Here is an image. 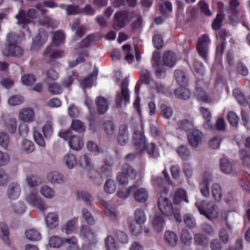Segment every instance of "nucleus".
I'll use <instances>...</instances> for the list:
<instances>
[{"mask_svg":"<svg viewBox=\"0 0 250 250\" xmlns=\"http://www.w3.org/2000/svg\"><path fill=\"white\" fill-rule=\"evenodd\" d=\"M116 189V187L114 181L111 179H108L104 186L105 191L107 193L111 194L115 191Z\"/></svg>","mask_w":250,"mask_h":250,"instance_id":"nucleus-49","label":"nucleus"},{"mask_svg":"<svg viewBox=\"0 0 250 250\" xmlns=\"http://www.w3.org/2000/svg\"><path fill=\"white\" fill-rule=\"evenodd\" d=\"M47 179L53 184H62L64 182L63 176L57 171L49 172L47 175Z\"/></svg>","mask_w":250,"mask_h":250,"instance_id":"nucleus-20","label":"nucleus"},{"mask_svg":"<svg viewBox=\"0 0 250 250\" xmlns=\"http://www.w3.org/2000/svg\"><path fill=\"white\" fill-rule=\"evenodd\" d=\"M71 29L75 31V35L79 37L83 36L85 33V27L81 25L79 20H76L71 25Z\"/></svg>","mask_w":250,"mask_h":250,"instance_id":"nucleus-31","label":"nucleus"},{"mask_svg":"<svg viewBox=\"0 0 250 250\" xmlns=\"http://www.w3.org/2000/svg\"><path fill=\"white\" fill-rule=\"evenodd\" d=\"M114 18V28L118 30L123 28L129 22V13L126 11L116 13Z\"/></svg>","mask_w":250,"mask_h":250,"instance_id":"nucleus-11","label":"nucleus"},{"mask_svg":"<svg viewBox=\"0 0 250 250\" xmlns=\"http://www.w3.org/2000/svg\"><path fill=\"white\" fill-rule=\"evenodd\" d=\"M0 228L2 234V239L5 242V243L9 245L10 244V241L9 240V232L8 230V228L7 226H6L3 223L0 224Z\"/></svg>","mask_w":250,"mask_h":250,"instance_id":"nucleus-59","label":"nucleus"},{"mask_svg":"<svg viewBox=\"0 0 250 250\" xmlns=\"http://www.w3.org/2000/svg\"><path fill=\"white\" fill-rule=\"evenodd\" d=\"M212 195L216 201H220L222 198V189L220 185L214 184L211 187Z\"/></svg>","mask_w":250,"mask_h":250,"instance_id":"nucleus-40","label":"nucleus"},{"mask_svg":"<svg viewBox=\"0 0 250 250\" xmlns=\"http://www.w3.org/2000/svg\"><path fill=\"white\" fill-rule=\"evenodd\" d=\"M202 137L203 134L201 131L198 129H194L191 132L190 136L188 135V143L192 146L196 147L201 142Z\"/></svg>","mask_w":250,"mask_h":250,"instance_id":"nucleus-19","label":"nucleus"},{"mask_svg":"<svg viewBox=\"0 0 250 250\" xmlns=\"http://www.w3.org/2000/svg\"><path fill=\"white\" fill-rule=\"evenodd\" d=\"M200 213L208 219H214L218 217L217 206L213 202H201L197 206Z\"/></svg>","mask_w":250,"mask_h":250,"instance_id":"nucleus-2","label":"nucleus"},{"mask_svg":"<svg viewBox=\"0 0 250 250\" xmlns=\"http://www.w3.org/2000/svg\"><path fill=\"white\" fill-rule=\"evenodd\" d=\"M100 125L106 137L111 138L114 136L116 126L112 120L104 119L101 122Z\"/></svg>","mask_w":250,"mask_h":250,"instance_id":"nucleus-10","label":"nucleus"},{"mask_svg":"<svg viewBox=\"0 0 250 250\" xmlns=\"http://www.w3.org/2000/svg\"><path fill=\"white\" fill-rule=\"evenodd\" d=\"M135 222L140 224H144L146 221V216L144 211L140 208L137 209L134 213Z\"/></svg>","mask_w":250,"mask_h":250,"instance_id":"nucleus-51","label":"nucleus"},{"mask_svg":"<svg viewBox=\"0 0 250 250\" xmlns=\"http://www.w3.org/2000/svg\"><path fill=\"white\" fill-rule=\"evenodd\" d=\"M70 127L79 133H82L85 130L83 123L79 120L73 119Z\"/></svg>","mask_w":250,"mask_h":250,"instance_id":"nucleus-34","label":"nucleus"},{"mask_svg":"<svg viewBox=\"0 0 250 250\" xmlns=\"http://www.w3.org/2000/svg\"><path fill=\"white\" fill-rule=\"evenodd\" d=\"M128 80L125 78L121 84V91L116 96L117 106L122 107L123 104L125 105L129 102L130 95L128 89Z\"/></svg>","mask_w":250,"mask_h":250,"instance_id":"nucleus-4","label":"nucleus"},{"mask_svg":"<svg viewBox=\"0 0 250 250\" xmlns=\"http://www.w3.org/2000/svg\"><path fill=\"white\" fill-rule=\"evenodd\" d=\"M96 104L98 111L101 114L106 112L108 108V104L106 99L102 96L97 97Z\"/></svg>","mask_w":250,"mask_h":250,"instance_id":"nucleus-24","label":"nucleus"},{"mask_svg":"<svg viewBox=\"0 0 250 250\" xmlns=\"http://www.w3.org/2000/svg\"><path fill=\"white\" fill-rule=\"evenodd\" d=\"M63 245V239L58 236H53L49 239V245L53 248H59Z\"/></svg>","mask_w":250,"mask_h":250,"instance_id":"nucleus-43","label":"nucleus"},{"mask_svg":"<svg viewBox=\"0 0 250 250\" xmlns=\"http://www.w3.org/2000/svg\"><path fill=\"white\" fill-rule=\"evenodd\" d=\"M63 162L66 166L69 169L73 168L77 163L76 157L71 154L65 155L63 158Z\"/></svg>","mask_w":250,"mask_h":250,"instance_id":"nucleus-36","label":"nucleus"},{"mask_svg":"<svg viewBox=\"0 0 250 250\" xmlns=\"http://www.w3.org/2000/svg\"><path fill=\"white\" fill-rule=\"evenodd\" d=\"M66 11L68 15H75L81 13V8L76 5H67Z\"/></svg>","mask_w":250,"mask_h":250,"instance_id":"nucleus-62","label":"nucleus"},{"mask_svg":"<svg viewBox=\"0 0 250 250\" xmlns=\"http://www.w3.org/2000/svg\"><path fill=\"white\" fill-rule=\"evenodd\" d=\"M23 97L19 95H16L11 96L8 99L9 104L12 106H16L21 104L23 102Z\"/></svg>","mask_w":250,"mask_h":250,"instance_id":"nucleus-57","label":"nucleus"},{"mask_svg":"<svg viewBox=\"0 0 250 250\" xmlns=\"http://www.w3.org/2000/svg\"><path fill=\"white\" fill-rule=\"evenodd\" d=\"M26 182L30 187H36L42 183L41 178L36 175H31L27 177Z\"/></svg>","mask_w":250,"mask_h":250,"instance_id":"nucleus-50","label":"nucleus"},{"mask_svg":"<svg viewBox=\"0 0 250 250\" xmlns=\"http://www.w3.org/2000/svg\"><path fill=\"white\" fill-rule=\"evenodd\" d=\"M198 6L201 11L206 16L209 17L212 13L209 10L208 5L205 1L201 0L198 2Z\"/></svg>","mask_w":250,"mask_h":250,"instance_id":"nucleus-55","label":"nucleus"},{"mask_svg":"<svg viewBox=\"0 0 250 250\" xmlns=\"http://www.w3.org/2000/svg\"><path fill=\"white\" fill-rule=\"evenodd\" d=\"M77 194L79 200L83 201L86 206L91 207V202L93 198L89 193L86 191H79Z\"/></svg>","mask_w":250,"mask_h":250,"instance_id":"nucleus-32","label":"nucleus"},{"mask_svg":"<svg viewBox=\"0 0 250 250\" xmlns=\"http://www.w3.org/2000/svg\"><path fill=\"white\" fill-rule=\"evenodd\" d=\"M175 78L181 86H187L188 78L186 73L180 70H176L174 72Z\"/></svg>","mask_w":250,"mask_h":250,"instance_id":"nucleus-26","label":"nucleus"},{"mask_svg":"<svg viewBox=\"0 0 250 250\" xmlns=\"http://www.w3.org/2000/svg\"><path fill=\"white\" fill-rule=\"evenodd\" d=\"M134 145L135 148L142 152L144 150L146 138L143 133L140 130H135L133 135Z\"/></svg>","mask_w":250,"mask_h":250,"instance_id":"nucleus-14","label":"nucleus"},{"mask_svg":"<svg viewBox=\"0 0 250 250\" xmlns=\"http://www.w3.org/2000/svg\"><path fill=\"white\" fill-rule=\"evenodd\" d=\"M2 55L6 57H21L23 53V50L18 44H5L2 49Z\"/></svg>","mask_w":250,"mask_h":250,"instance_id":"nucleus-7","label":"nucleus"},{"mask_svg":"<svg viewBox=\"0 0 250 250\" xmlns=\"http://www.w3.org/2000/svg\"><path fill=\"white\" fill-rule=\"evenodd\" d=\"M236 72L237 75H240L243 77H247L249 74L248 68L245 64L241 62H238L237 63Z\"/></svg>","mask_w":250,"mask_h":250,"instance_id":"nucleus-44","label":"nucleus"},{"mask_svg":"<svg viewBox=\"0 0 250 250\" xmlns=\"http://www.w3.org/2000/svg\"><path fill=\"white\" fill-rule=\"evenodd\" d=\"M25 200L31 205L36 207L42 212L46 210V208L42 199L38 196L37 192L35 190L31 191L25 196Z\"/></svg>","mask_w":250,"mask_h":250,"instance_id":"nucleus-6","label":"nucleus"},{"mask_svg":"<svg viewBox=\"0 0 250 250\" xmlns=\"http://www.w3.org/2000/svg\"><path fill=\"white\" fill-rule=\"evenodd\" d=\"M227 119L230 125L235 127H237L239 118L234 112L229 111L227 116Z\"/></svg>","mask_w":250,"mask_h":250,"instance_id":"nucleus-45","label":"nucleus"},{"mask_svg":"<svg viewBox=\"0 0 250 250\" xmlns=\"http://www.w3.org/2000/svg\"><path fill=\"white\" fill-rule=\"evenodd\" d=\"M219 238L223 244H227L229 243L230 238L226 229L222 228L219 230Z\"/></svg>","mask_w":250,"mask_h":250,"instance_id":"nucleus-64","label":"nucleus"},{"mask_svg":"<svg viewBox=\"0 0 250 250\" xmlns=\"http://www.w3.org/2000/svg\"><path fill=\"white\" fill-rule=\"evenodd\" d=\"M221 170L226 174H229L232 170V166L230 162L226 158H222L220 161Z\"/></svg>","mask_w":250,"mask_h":250,"instance_id":"nucleus-35","label":"nucleus"},{"mask_svg":"<svg viewBox=\"0 0 250 250\" xmlns=\"http://www.w3.org/2000/svg\"><path fill=\"white\" fill-rule=\"evenodd\" d=\"M82 217L89 225H93L96 223V221L92 214L86 208L82 209Z\"/></svg>","mask_w":250,"mask_h":250,"instance_id":"nucleus-39","label":"nucleus"},{"mask_svg":"<svg viewBox=\"0 0 250 250\" xmlns=\"http://www.w3.org/2000/svg\"><path fill=\"white\" fill-rule=\"evenodd\" d=\"M192 69L194 73L199 76H203L205 74V68L203 63L197 59L194 60Z\"/></svg>","mask_w":250,"mask_h":250,"instance_id":"nucleus-38","label":"nucleus"},{"mask_svg":"<svg viewBox=\"0 0 250 250\" xmlns=\"http://www.w3.org/2000/svg\"><path fill=\"white\" fill-rule=\"evenodd\" d=\"M49 55V62L52 66L58 65L59 63L54 61V60L62 58L64 56V52L62 50H54V46L51 45L47 46L44 52L43 55L46 56Z\"/></svg>","mask_w":250,"mask_h":250,"instance_id":"nucleus-8","label":"nucleus"},{"mask_svg":"<svg viewBox=\"0 0 250 250\" xmlns=\"http://www.w3.org/2000/svg\"><path fill=\"white\" fill-rule=\"evenodd\" d=\"M47 35L44 31H41L37 36H36L34 42L36 45H42L47 40Z\"/></svg>","mask_w":250,"mask_h":250,"instance_id":"nucleus-52","label":"nucleus"},{"mask_svg":"<svg viewBox=\"0 0 250 250\" xmlns=\"http://www.w3.org/2000/svg\"><path fill=\"white\" fill-rule=\"evenodd\" d=\"M174 94L178 99L186 100L188 97V89L186 86H181L175 89Z\"/></svg>","mask_w":250,"mask_h":250,"instance_id":"nucleus-48","label":"nucleus"},{"mask_svg":"<svg viewBox=\"0 0 250 250\" xmlns=\"http://www.w3.org/2000/svg\"><path fill=\"white\" fill-rule=\"evenodd\" d=\"M80 235L83 239L88 241H93L95 239V234L92 231L90 228L86 225H83L80 229Z\"/></svg>","mask_w":250,"mask_h":250,"instance_id":"nucleus-23","label":"nucleus"},{"mask_svg":"<svg viewBox=\"0 0 250 250\" xmlns=\"http://www.w3.org/2000/svg\"><path fill=\"white\" fill-rule=\"evenodd\" d=\"M6 129L11 133L16 132L17 128V121L15 118H8L4 120Z\"/></svg>","mask_w":250,"mask_h":250,"instance_id":"nucleus-27","label":"nucleus"},{"mask_svg":"<svg viewBox=\"0 0 250 250\" xmlns=\"http://www.w3.org/2000/svg\"><path fill=\"white\" fill-rule=\"evenodd\" d=\"M196 94L198 98L204 102H209L210 98L206 91L201 87L196 88Z\"/></svg>","mask_w":250,"mask_h":250,"instance_id":"nucleus-58","label":"nucleus"},{"mask_svg":"<svg viewBox=\"0 0 250 250\" xmlns=\"http://www.w3.org/2000/svg\"><path fill=\"white\" fill-rule=\"evenodd\" d=\"M186 191L183 188H179L178 191L176 192L174 197V200L176 203H178L180 201H184L187 202L188 199L186 197Z\"/></svg>","mask_w":250,"mask_h":250,"instance_id":"nucleus-53","label":"nucleus"},{"mask_svg":"<svg viewBox=\"0 0 250 250\" xmlns=\"http://www.w3.org/2000/svg\"><path fill=\"white\" fill-rule=\"evenodd\" d=\"M6 39L8 42L7 44L16 45L19 42L20 37L15 33H9L6 36Z\"/></svg>","mask_w":250,"mask_h":250,"instance_id":"nucleus-56","label":"nucleus"},{"mask_svg":"<svg viewBox=\"0 0 250 250\" xmlns=\"http://www.w3.org/2000/svg\"><path fill=\"white\" fill-rule=\"evenodd\" d=\"M132 195L136 201L139 202H145L148 198V193L146 189L140 188L136 185L130 187Z\"/></svg>","mask_w":250,"mask_h":250,"instance_id":"nucleus-12","label":"nucleus"},{"mask_svg":"<svg viewBox=\"0 0 250 250\" xmlns=\"http://www.w3.org/2000/svg\"><path fill=\"white\" fill-rule=\"evenodd\" d=\"M229 5V8L227 10V13H239L237 7L240 5V2L238 0H230Z\"/></svg>","mask_w":250,"mask_h":250,"instance_id":"nucleus-60","label":"nucleus"},{"mask_svg":"<svg viewBox=\"0 0 250 250\" xmlns=\"http://www.w3.org/2000/svg\"><path fill=\"white\" fill-rule=\"evenodd\" d=\"M21 187L17 183H11L7 187V196L11 200H14L18 198L21 194Z\"/></svg>","mask_w":250,"mask_h":250,"instance_id":"nucleus-15","label":"nucleus"},{"mask_svg":"<svg viewBox=\"0 0 250 250\" xmlns=\"http://www.w3.org/2000/svg\"><path fill=\"white\" fill-rule=\"evenodd\" d=\"M45 222L48 228L53 229L59 225V216L55 212H49L45 217Z\"/></svg>","mask_w":250,"mask_h":250,"instance_id":"nucleus-21","label":"nucleus"},{"mask_svg":"<svg viewBox=\"0 0 250 250\" xmlns=\"http://www.w3.org/2000/svg\"><path fill=\"white\" fill-rule=\"evenodd\" d=\"M162 59L165 65L173 67L176 64L177 58L176 55L173 52L167 51L164 53Z\"/></svg>","mask_w":250,"mask_h":250,"instance_id":"nucleus-18","label":"nucleus"},{"mask_svg":"<svg viewBox=\"0 0 250 250\" xmlns=\"http://www.w3.org/2000/svg\"><path fill=\"white\" fill-rule=\"evenodd\" d=\"M240 159L242 161L243 164L250 168V155L246 149H241L239 151Z\"/></svg>","mask_w":250,"mask_h":250,"instance_id":"nucleus-47","label":"nucleus"},{"mask_svg":"<svg viewBox=\"0 0 250 250\" xmlns=\"http://www.w3.org/2000/svg\"><path fill=\"white\" fill-rule=\"evenodd\" d=\"M160 210L163 214L166 216H170L173 214L174 209L172 203L168 198L161 197L158 201Z\"/></svg>","mask_w":250,"mask_h":250,"instance_id":"nucleus-9","label":"nucleus"},{"mask_svg":"<svg viewBox=\"0 0 250 250\" xmlns=\"http://www.w3.org/2000/svg\"><path fill=\"white\" fill-rule=\"evenodd\" d=\"M27 239L30 241H38L41 239V235L39 232L34 229H29L25 232Z\"/></svg>","mask_w":250,"mask_h":250,"instance_id":"nucleus-37","label":"nucleus"},{"mask_svg":"<svg viewBox=\"0 0 250 250\" xmlns=\"http://www.w3.org/2000/svg\"><path fill=\"white\" fill-rule=\"evenodd\" d=\"M225 18V14L217 13L211 23V28L215 31L219 30Z\"/></svg>","mask_w":250,"mask_h":250,"instance_id":"nucleus-25","label":"nucleus"},{"mask_svg":"<svg viewBox=\"0 0 250 250\" xmlns=\"http://www.w3.org/2000/svg\"><path fill=\"white\" fill-rule=\"evenodd\" d=\"M98 75V69L94 68L93 71L89 74L87 78L83 79L80 83L81 86L84 88L90 87L92 83L97 80Z\"/></svg>","mask_w":250,"mask_h":250,"instance_id":"nucleus-17","label":"nucleus"},{"mask_svg":"<svg viewBox=\"0 0 250 250\" xmlns=\"http://www.w3.org/2000/svg\"><path fill=\"white\" fill-rule=\"evenodd\" d=\"M153 225L154 229L158 232L161 231L165 226V223L162 217L155 216L153 221Z\"/></svg>","mask_w":250,"mask_h":250,"instance_id":"nucleus-46","label":"nucleus"},{"mask_svg":"<svg viewBox=\"0 0 250 250\" xmlns=\"http://www.w3.org/2000/svg\"><path fill=\"white\" fill-rule=\"evenodd\" d=\"M15 18L17 19V24H27L30 22L27 13L23 9H20L19 13L15 16Z\"/></svg>","mask_w":250,"mask_h":250,"instance_id":"nucleus-29","label":"nucleus"},{"mask_svg":"<svg viewBox=\"0 0 250 250\" xmlns=\"http://www.w3.org/2000/svg\"><path fill=\"white\" fill-rule=\"evenodd\" d=\"M22 83L26 85H30L34 83L36 79L32 74H25L21 76Z\"/></svg>","mask_w":250,"mask_h":250,"instance_id":"nucleus-54","label":"nucleus"},{"mask_svg":"<svg viewBox=\"0 0 250 250\" xmlns=\"http://www.w3.org/2000/svg\"><path fill=\"white\" fill-rule=\"evenodd\" d=\"M140 81L144 83L149 85L150 83V73L147 70H143L140 76Z\"/></svg>","mask_w":250,"mask_h":250,"instance_id":"nucleus-63","label":"nucleus"},{"mask_svg":"<svg viewBox=\"0 0 250 250\" xmlns=\"http://www.w3.org/2000/svg\"><path fill=\"white\" fill-rule=\"evenodd\" d=\"M63 244L67 247V250H78L77 240L75 236L63 239Z\"/></svg>","mask_w":250,"mask_h":250,"instance_id":"nucleus-33","label":"nucleus"},{"mask_svg":"<svg viewBox=\"0 0 250 250\" xmlns=\"http://www.w3.org/2000/svg\"><path fill=\"white\" fill-rule=\"evenodd\" d=\"M59 135L64 140L68 139L69 146L73 150H79L83 145L82 139L79 136L73 135L69 129L60 132Z\"/></svg>","mask_w":250,"mask_h":250,"instance_id":"nucleus-3","label":"nucleus"},{"mask_svg":"<svg viewBox=\"0 0 250 250\" xmlns=\"http://www.w3.org/2000/svg\"><path fill=\"white\" fill-rule=\"evenodd\" d=\"M161 108L163 117L166 119H169L171 117L173 114V111L171 107L163 104H161Z\"/></svg>","mask_w":250,"mask_h":250,"instance_id":"nucleus-61","label":"nucleus"},{"mask_svg":"<svg viewBox=\"0 0 250 250\" xmlns=\"http://www.w3.org/2000/svg\"><path fill=\"white\" fill-rule=\"evenodd\" d=\"M21 150L26 153L29 154L35 150L34 143L27 139H23L21 142Z\"/></svg>","mask_w":250,"mask_h":250,"instance_id":"nucleus-30","label":"nucleus"},{"mask_svg":"<svg viewBox=\"0 0 250 250\" xmlns=\"http://www.w3.org/2000/svg\"><path fill=\"white\" fill-rule=\"evenodd\" d=\"M40 192L44 197L51 199L55 195V191L48 186H42L41 187Z\"/></svg>","mask_w":250,"mask_h":250,"instance_id":"nucleus-41","label":"nucleus"},{"mask_svg":"<svg viewBox=\"0 0 250 250\" xmlns=\"http://www.w3.org/2000/svg\"><path fill=\"white\" fill-rule=\"evenodd\" d=\"M113 164L107 160H105L104 164L101 167L100 173L92 170L90 172V177L93 179V181L97 185H101L104 181V178L110 177L112 175V167Z\"/></svg>","mask_w":250,"mask_h":250,"instance_id":"nucleus-1","label":"nucleus"},{"mask_svg":"<svg viewBox=\"0 0 250 250\" xmlns=\"http://www.w3.org/2000/svg\"><path fill=\"white\" fill-rule=\"evenodd\" d=\"M164 241L167 246L175 247L177 245L178 237L174 232L167 231L165 233Z\"/></svg>","mask_w":250,"mask_h":250,"instance_id":"nucleus-22","label":"nucleus"},{"mask_svg":"<svg viewBox=\"0 0 250 250\" xmlns=\"http://www.w3.org/2000/svg\"><path fill=\"white\" fill-rule=\"evenodd\" d=\"M122 172L131 179H135L137 174V171L127 163L124 164L122 166Z\"/></svg>","mask_w":250,"mask_h":250,"instance_id":"nucleus-28","label":"nucleus"},{"mask_svg":"<svg viewBox=\"0 0 250 250\" xmlns=\"http://www.w3.org/2000/svg\"><path fill=\"white\" fill-rule=\"evenodd\" d=\"M19 119L22 122L30 123L35 119L34 110L30 107H23L20 109L19 113Z\"/></svg>","mask_w":250,"mask_h":250,"instance_id":"nucleus-13","label":"nucleus"},{"mask_svg":"<svg viewBox=\"0 0 250 250\" xmlns=\"http://www.w3.org/2000/svg\"><path fill=\"white\" fill-rule=\"evenodd\" d=\"M129 229L132 234L138 236L142 232L141 224L132 221L130 223Z\"/></svg>","mask_w":250,"mask_h":250,"instance_id":"nucleus-42","label":"nucleus"},{"mask_svg":"<svg viewBox=\"0 0 250 250\" xmlns=\"http://www.w3.org/2000/svg\"><path fill=\"white\" fill-rule=\"evenodd\" d=\"M117 141L118 143L122 146H125L128 142V132L127 126L125 125H121L119 127Z\"/></svg>","mask_w":250,"mask_h":250,"instance_id":"nucleus-16","label":"nucleus"},{"mask_svg":"<svg viewBox=\"0 0 250 250\" xmlns=\"http://www.w3.org/2000/svg\"><path fill=\"white\" fill-rule=\"evenodd\" d=\"M210 40L208 36L204 34L200 37L197 41L196 50L199 55L205 61L208 60L209 44Z\"/></svg>","mask_w":250,"mask_h":250,"instance_id":"nucleus-5","label":"nucleus"}]
</instances>
